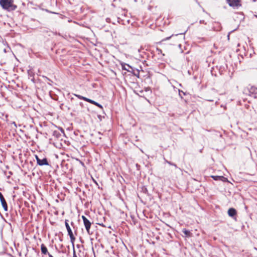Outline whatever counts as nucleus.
<instances>
[{
    "instance_id": "nucleus-1",
    "label": "nucleus",
    "mask_w": 257,
    "mask_h": 257,
    "mask_svg": "<svg viewBox=\"0 0 257 257\" xmlns=\"http://www.w3.org/2000/svg\"><path fill=\"white\" fill-rule=\"evenodd\" d=\"M0 6L8 11H14L17 9V6L14 4L13 0H0Z\"/></svg>"
},
{
    "instance_id": "nucleus-2",
    "label": "nucleus",
    "mask_w": 257,
    "mask_h": 257,
    "mask_svg": "<svg viewBox=\"0 0 257 257\" xmlns=\"http://www.w3.org/2000/svg\"><path fill=\"white\" fill-rule=\"evenodd\" d=\"M65 226H66V228L67 229V230L68 231V235H69L70 236V239H71V241L72 243H73L75 238L73 234V232H72V231L68 223V220H65Z\"/></svg>"
},
{
    "instance_id": "nucleus-3",
    "label": "nucleus",
    "mask_w": 257,
    "mask_h": 257,
    "mask_svg": "<svg viewBox=\"0 0 257 257\" xmlns=\"http://www.w3.org/2000/svg\"><path fill=\"white\" fill-rule=\"evenodd\" d=\"M82 219L83 221V223L84 224V226L85 227L86 230L87 231V232L88 234H90V228L91 227V223L89 221V220L87 219V218L84 216H82Z\"/></svg>"
},
{
    "instance_id": "nucleus-4",
    "label": "nucleus",
    "mask_w": 257,
    "mask_h": 257,
    "mask_svg": "<svg viewBox=\"0 0 257 257\" xmlns=\"http://www.w3.org/2000/svg\"><path fill=\"white\" fill-rule=\"evenodd\" d=\"M36 159L37 164L39 166L49 165L47 159L46 158H44L43 159H41L37 156H36Z\"/></svg>"
},
{
    "instance_id": "nucleus-5",
    "label": "nucleus",
    "mask_w": 257,
    "mask_h": 257,
    "mask_svg": "<svg viewBox=\"0 0 257 257\" xmlns=\"http://www.w3.org/2000/svg\"><path fill=\"white\" fill-rule=\"evenodd\" d=\"M230 7L237 8L240 6L239 0H226Z\"/></svg>"
},
{
    "instance_id": "nucleus-6",
    "label": "nucleus",
    "mask_w": 257,
    "mask_h": 257,
    "mask_svg": "<svg viewBox=\"0 0 257 257\" xmlns=\"http://www.w3.org/2000/svg\"><path fill=\"white\" fill-rule=\"evenodd\" d=\"M249 95L256 98H257V87L251 86L249 89Z\"/></svg>"
},
{
    "instance_id": "nucleus-7",
    "label": "nucleus",
    "mask_w": 257,
    "mask_h": 257,
    "mask_svg": "<svg viewBox=\"0 0 257 257\" xmlns=\"http://www.w3.org/2000/svg\"><path fill=\"white\" fill-rule=\"evenodd\" d=\"M0 200L2 205V206L5 210V211L8 210V205L2 193L0 192Z\"/></svg>"
},
{
    "instance_id": "nucleus-8",
    "label": "nucleus",
    "mask_w": 257,
    "mask_h": 257,
    "mask_svg": "<svg viewBox=\"0 0 257 257\" xmlns=\"http://www.w3.org/2000/svg\"><path fill=\"white\" fill-rule=\"evenodd\" d=\"M121 67L123 70H126L128 72H131L130 69H132V67L127 64L123 63H121Z\"/></svg>"
},
{
    "instance_id": "nucleus-9",
    "label": "nucleus",
    "mask_w": 257,
    "mask_h": 257,
    "mask_svg": "<svg viewBox=\"0 0 257 257\" xmlns=\"http://www.w3.org/2000/svg\"><path fill=\"white\" fill-rule=\"evenodd\" d=\"M236 214V211L233 208H229L228 210V214L229 216L233 217Z\"/></svg>"
},
{
    "instance_id": "nucleus-10",
    "label": "nucleus",
    "mask_w": 257,
    "mask_h": 257,
    "mask_svg": "<svg viewBox=\"0 0 257 257\" xmlns=\"http://www.w3.org/2000/svg\"><path fill=\"white\" fill-rule=\"evenodd\" d=\"M211 177L213 178L214 180H221L223 181H225L227 179L224 178L223 176H211Z\"/></svg>"
},
{
    "instance_id": "nucleus-11",
    "label": "nucleus",
    "mask_w": 257,
    "mask_h": 257,
    "mask_svg": "<svg viewBox=\"0 0 257 257\" xmlns=\"http://www.w3.org/2000/svg\"><path fill=\"white\" fill-rule=\"evenodd\" d=\"M182 232L185 234V237H191L192 235L189 230H188L185 228H183L182 229Z\"/></svg>"
},
{
    "instance_id": "nucleus-12",
    "label": "nucleus",
    "mask_w": 257,
    "mask_h": 257,
    "mask_svg": "<svg viewBox=\"0 0 257 257\" xmlns=\"http://www.w3.org/2000/svg\"><path fill=\"white\" fill-rule=\"evenodd\" d=\"M88 102L91 104H93L96 106H97L98 107H99V108H100L101 109L103 108L102 106L100 104L97 103V102H96L93 100L89 99V100Z\"/></svg>"
},
{
    "instance_id": "nucleus-13",
    "label": "nucleus",
    "mask_w": 257,
    "mask_h": 257,
    "mask_svg": "<svg viewBox=\"0 0 257 257\" xmlns=\"http://www.w3.org/2000/svg\"><path fill=\"white\" fill-rule=\"evenodd\" d=\"M41 249L42 253L46 254L48 253L47 248L43 244L41 245Z\"/></svg>"
},
{
    "instance_id": "nucleus-14",
    "label": "nucleus",
    "mask_w": 257,
    "mask_h": 257,
    "mask_svg": "<svg viewBox=\"0 0 257 257\" xmlns=\"http://www.w3.org/2000/svg\"><path fill=\"white\" fill-rule=\"evenodd\" d=\"M74 95L76 96L79 99L84 100H85V101H86L87 102H88V100H89V98H86V97H84V96H81L80 95H78V94H74Z\"/></svg>"
},
{
    "instance_id": "nucleus-15",
    "label": "nucleus",
    "mask_w": 257,
    "mask_h": 257,
    "mask_svg": "<svg viewBox=\"0 0 257 257\" xmlns=\"http://www.w3.org/2000/svg\"><path fill=\"white\" fill-rule=\"evenodd\" d=\"M165 162H166L167 163H168V164H169L170 165L173 166H174L175 167L177 168V166H176V164H174V163H172V162H170V161H167V160H165Z\"/></svg>"
},
{
    "instance_id": "nucleus-16",
    "label": "nucleus",
    "mask_w": 257,
    "mask_h": 257,
    "mask_svg": "<svg viewBox=\"0 0 257 257\" xmlns=\"http://www.w3.org/2000/svg\"><path fill=\"white\" fill-rule=\"evenodd\" d=\"M174 36V35H171V36L170 37H167L166 38H165L163 40V41H167V40H169L172 37H173Z\"/></svg>"
},
{
    "instance_id": "nucleus-17",
    "label": "nucleus",
    "mask_w": 257,
    "mask_h": 257,
    "mask_svg": "<svg viewBox=\"0 0 257 257\" xmlns=\"http://www.w3.org/2000/svg\"><path fill=\"white\" fill-rule=\"evenodd\" d=\"M73 257H77L76 253H75V250L74 249L73 250Z\"/></svg>"
},
{
    "instance_id": "nucleus-18",
    "label": "nucleus",
    "mask_w": 257,
    "mask_h": 257,
    "mask_svg": "<svg viewBox=\"0 0 257 257\" xmlns=\"http://www.w3.org/2000/svg\"><path fill=\"white\" fill-rule=\"evenodd\" d=\"M98 225H100V226H103V227L105 226L103 225V223H98Z\"/></svg>"
},
{
    "instance_id": "nucleus-19",
    "label": "nucleus",
    "mask_w": 257,
    "mask_h": 257,
    "mask_svg": "<svg viewBox=\"0 0 257 257\" xmlns=\"http://www.w3.org/2000/svg\"><path fill=\"white\" fill-rule=\"evenodd\" d=\"M204 21L203 20H202V21H200V24H201V23H204Z\"/></svg>"
},
{
    "instance_id": "nucleus-20",
    "label": "nucleus",
    "mask_w": 257,
    "mask_h": 257,
    "mask_svg": "<svg viewBox=\"0 0 257 257\" xmlns=\"http://www.w3.org/2000/svg\"><path fill=\"white\" fill-rule=\"evenodd\" d=\"M49 257H53L52 255L49 253Z\"/></svg>"
},
{
    "instance_id": "nucleus-21",
    "label": "nucleus",
    "mask_w": 257,
    "mask_h": 257,
    "mask_svg": "<svg viewBox=\"0 0 257 257\" xmlns=\"http://www.w3.org/2000/svg\"><path fill=\"white\" fill-rule=\"evenodd\" d=\"M207 100L209 101H213V100H211V99H208Z\"/></svg>"
},
{
    "instance_id": "nucleus-22",
    "label": "nucleus",
    "mask_w": 257,
    "mask_h": 257,
    "mask_svg": "<svg viewBox=\"0 0 257 257\" xmlns=\"http://www.w3.org/2000/svg\"><path fill=\"white\" fill-rule=\"evenodd\" d=\"M179 95H181L180 91H179Z\"/></svg>"
},
{
    "instance_id": "nucleus-23",
    "label": "nucleus",
    "mask_w": 257,
    "mask_h": 257,
    "mask_svg": "<svg viewBox=\"0 0 257 257\" xmlns=\"http://www.w3.org/2000/svg\"><path fill=\"white\" fill-rule=\"evenodd\" d=\"M13 123L16 125V123L15 122H14Z\"/></svg>"
}]
</instances>
